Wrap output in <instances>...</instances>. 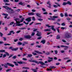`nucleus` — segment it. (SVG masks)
<instances>
[{
  "label": "nucleus",
  "instance_id": "nucleus-1",
  "mask_svg": "<svg viewBox=\"0 0 72 72\" xmlns=\"http://www.w3.org/2000/svg\"><path fill=\"white\" fill-rule=\"evenodd\" d=\"M15 20L16 21V23H14V25H13L14 27H15L16 26H22L23 25V24H20V22L19 21V19L17 18L15 19Z\"/></svg>",
  "mask_w": 72,
  "mask_h": 72
},
{
  "label": "nucleus",
  "instance_id": "nucleus-2",
  "mask_svg": "<svg viewBox=\"0 0 72 72\" xmlns=\"http://www.w3.org/2000/svg\"><path fill=\"white\" fill-rule=\"evenodd\" d=\"M50 17L51 18V20H52V21H55V18H59V16H53L52 17L50 16Z\"/></svg>",
  "mask_w": 72,
  "mask_h": 72
},
{
  "label": "nucleus",
  "instance_id": "nucleus-3",
  "mask_svg": "<svg viewBox=\"0 0 72 72\" xmlns=\"http://www.w3.org/2000/svg\"><path fill=\"white\" fill-rule=\"evenodd\" d=\"M3 8H5L7 10L8 9V10H10L11 11H13V10L11 8L9 7H8L7 6H3Z\"/></svg>",
  "mask_w": 72,
  "mask_h": 72
},
{
  "label": "nucleus",
  "instance_id": "nucleus-4",
  "mask_svg": "<svg viewBox=\"0 0 72 72\" xmlns=\"http://www.w3.org/2000/svg\"><path fill=\"white\" fill-rule=\"evenodd\" d=\"M64 37L65 38H69L71 37V35L68 34H67L65 35Z\"/></svg>",
  "mask_w": 72,
  "mask_h": 72
},
{
  "label": "nucleus",
  "instance_id": "nucleus-5",
  "mask_svg": "<svg viewBox=\"0 0 72 72\" xmlns=\"http://www.w3.org/2000/svg\"><path fill=\"white\" fill-rule=\"evenodd\" d=\"M24 37L25 39H31V37L30 35H25L24 36Z\"/></svg>",
  "mask_w": 72,
  "mask_h": 72
},
{
  "label": "nucleus",
  "instance_id": "nucleus-6",
  "mask_svg": "<svg viewBox=\"0 0 72 72\" xmlns=\"http://www.w3.org/2000/svg\"><path fill=\"white\" fill-rule=\"evenodd\" d=\"M7 64H8L9 66H10V67H13L14 66V65L13 64H12L7 63Z\"/></svg>",
  "mask_w": 72,
  "mask_h": 72
},
{
  "label": "nucleus",
  "instance_id": "nucleus-7",
  "mask_svg": "<svg viewBox=\"0 0 72 72\" xmlns=\"http://www.w3.org/2000/svg\"><path fill=\"white\" fill-rule=\"evenodd\" d=\"M25 21H28V22H30V21H31V17H29L26 19Z\"/></svg>",
  "mask_w": 72,
  "mask_h": 72
},
{
  "label": "nucleus",
  "instance_id": "nucleus-8",
  "mask_svg": "<svg viewBox=\"0 0 72 72\" xmlns=\"http://www.w3.org/2000/svg\"><path fill=\"white\" fill-rule=\"evenodd\" d=\"M2 15L5 16V17H4V18H5V19H6V18H7V16H8V14H5V13L3 14Z\"/></svg>",
  "mask_w": 72,
  "mask_h": 72
},
{
  "label": "nucleus",
  "instance_id": "nucleus-9",
  "mask_svg": "<svg viewBox=\"0 0 72 72\" xmlns=\"http://www.w3.org/2000/svg\"><path fill=\"white\" fill-rule=\"evenodd\" d=\"M12 33L13 34H14V31H11L9 32V34H7V35H11L12 34Z\"/></svg>",
  "mask_w": 72,
  "mask_h": 72
},
{
  "label": "nucleus",
  "instance_id": "nucleus-10",
  "mask_svg": "<svg viewBox=\"0 0 72 72\" xmlns=\"http://www.w3.org/2000/svg\"><path fill=\"white\" fill-rule=\"evenodd\" d=\"M34 52H35L36 53L39 54H42V52H39V51H34Z\"/></svg>",
  "mask_w": 72,
  "mask_h": 72
},
{
  "label": "nucleus",
  "instance_id": "nucleus-11",
  "mask_svg": "<svg viewBox=\"0 0 72 72\" xmlns=\"http://www.w3.org/2000/svg\"><path fill=\"white\" fill-rule=\"evenodd\" d=\"M28 15H35V14L33 13H28Z\"/></svg>",
  "mask_w": 72,
  "mask_h": 72
},
{
  "label": "nucleus",
  "instance_id": "nucleus-12",
  "mask_svg": "<svg viewBox=\"0 0 72 72\" xmlns=\"http://www.w3.org/2000/svg\"><path fill=\"white\" fill-rule=\"evenodd\" d=\"M41 32H38V33L37 34V35L38 36H41Z\"/></svg>",
  "mask_w": 72,
  "mask_h": 72
},
{
  "label": "nucleus",
  "instance_id": "nucleus-13",
  "mask_svg": "<svg viewBox=\"0 0 72 72\" xmlns=\"http://www.w3.org/2000/svg\"><path fill=\"white\" fill-rule=\"evenodd\" d=\"M18 49V48H14L13 49H12V51H16Z\"/></svg>",
  "mask_w": 72,
  "mask_h": 72
},
{
  "label": "nucleus",
  "instance_id": "nucleus-14",
  "mask_svg": "<svg viewBox=\"0 0 72 72\" xmlns=\"http://www.w3.org/2000/svg\"><path fill=\"white\" fill-rule=\"evenodd\" d=\"M39 63L41 64V65H42L43 66H44L45 64V63L39 61Z\"/></svg>",
  "mask_w": 72,
  "mask_h": 72
},
{
  "label": "nucleus",
  "instance_id": "nucleus-15",
  "mask_svg": "<svg viewBox=\"0 0 72 72\" xmlns=\"http://www.w3.org/2000/svg\"><path fill=\"white\" fill-rule=\"evenodd\" d=\"M17 63H19V64H24V62H22V61H19V62H17Z\"/></svg>",
  "mask_w": 72,
  "mask_h": 72
},
{
  "label": "nucleus",
  "instance_id": "nucleus-16",
  "mask_svg": "<svg viewBox=\"0 0 72 72\" xmlns=\"http://www.w3.org/2000/svg\"><path fill=\"white\" fill-rule=\"evenodd\" d=\"M60 47L62 48H68V46H64L63 45H62L60 46Z\"/></svg>",
  "mask_w": 72,
  "mask_h": 72
},
{
  "label": "nucleus",
  "instance_id": "nucleus-17",
  "mask_svg": "<svg viewBox=\"0 0 72 72\" xmlns=\"http://www.w3.org/2000/svg\"><path fill=\"white\" fill-rule=\"evenodd\" d=\"M32 54H33V55H39L37 54L36 53H35L34 52H33L32 53Z\"/></svg>",
  "mask_w": 72,
  "mask_h": 72
},
{
  "label": "nucleus",
  "instance_id": "nucleus-18",
  "mask_svg": "<svg viewBox=\"0 0 72 72\" xmlns=\"http://www.w3.org/2000/svg\"><path fill=\"white\" fill-rule=\"evenodd\" d=\"M41 42H42L43 44H44L45 43V40H41Z\"/></svg>",
  "mask_w": 72,
  "mask_h": 72
},
{
  "label": "nucleus",
  "instance_id": "nucleus-19",
  "mask_svg": "<svg viewBox=\"0 0 72 72\" xmlns=\"http://www.w3.org/2000/svg\"><path fill=\"white\" fill-rule=\"evenodd\" d=\"M32 55L31 54H29L28 55V56H27V58H29V57H32Z\"/></svg>",
  "mask_w": 72,
  "mask_h": 72
},
{
  "label": "nucleus",
  "instance_id": "nucleus-20",
  "mask_svg": "<svg viewBox=\"0 0 72 72\" xmlns=\"http://www.w3.org/2000/svg\"><path fill=\"white\" fill-rule=\"evenodd\" d=\"M33 62L34 63H37V64H39L40 63V62H37L35 60L33 61Z\"/></svg>",
  "mask_w": 72,
  "mask_h": 72
},
{
  "label": "nucleus",
  "instance_id": "nucleus-21",
  "mask_svg": "<svg viewBox=\"0 0 72 72\" xmlns=\"http://www.w3.org/2000/svg\"><path fill=\"white\" fill-rule=\"evenodd\" d=\"M22 69H29V68L27 67H23L22 68Z\"/></svg>",
  "mask_w": 72,
  "mask_h": 72
},
{
  "label": "nucleus",
  "instance_id": "nucleus-22",
  "mask_svg": "<svg viewBox=\"0 0 72 72\" xmlns=\"http://www.w3.org/2000/svg\"><path fill=\"white\" fill-rule=\"evenodd\" d=\"M67 3L66 2H63L62 4V5H63L64 6H65L66 5H67Z\"/></svg>",
  "mask_w": 72,
  "mask_h": 72
},
{
  "label": "nucleus",
  "instance_id": "nucleus-23",
  "mask_svg": "<svg viewBox=\"0 0 72 72\" xmlns=\"http://www.w3.org/2000/svg\"><path fill=\"white\" fill-rule=\"evenodd\" d=\"M51 29H52V30H53L54 31H55V29L54 28V26H52Z\"/></svg>",
  "mask_w": 72,
  "mask_h": 72
},
{
  "label": "nucleus",
  "instance_id": "nucleus-24",
  "mask_svg": "<svg viewBox=\"0 0 72 72\" xmlns=\"http://www.w3.org/2000/svg\"><path fill=\"white\" fill-rule=\"evenodd\" d=\"M14 63L15 66H18V64L17 63V62H14Z\"/></svg>",
  "mask_w": 72,
  "mask_h": 72
},
{
  "label": "nucleus",
  "instance_id": "nucleus-25",
  "mask_svg": "<svg viewBox=\"0 0 72 72\" xmlns=\"http://www.w3.org/2000/svg\"><path fill=\"white\" fill-rule=\"evenodd\" d=\"M35 33L34 32H32V33L31 36H33L34 35H35Z\"/></svg>",
  "mask_w": 72,
  "mask_h": 72
},
{
  "label": "nucleus",
  "instance_id": "nucleus-26",
  "mask_svg": "<svg viewBox=\"0 0 72 72\" xmlns=\"http://www.w3.org/2000/svg\"><path fill=\"white\" fill-rule=\"evenodd\" d=\"M5 52V50H0V53H4Z\"/></svg>",
  "mask_w": 72,
  "mask_h": 72
},
{
  "label": "nucleus",
  "instance_id": "nucleus-27",
  "mask_svg": "<svg viewBox=\"0 0 72 72\" xmlns=\"http://www.w3.org/2000/svg\"><path fill=\"white\" fill-rule=\"evenodd\" d=\"M3 1L4 3H6V2H9V1L8 0H3Z\"/></svg>",
  "mask_w": 72,
  "mask_h": 72
},
{
  "label": "nucleus",
  "instance_id": "nucleus-28",
  "mask_svg": "<svg viewBox=\"0 0 72 72\" xmlns=\"http://www.w3.org/2000/svg\"><path fill=\"white\" fill-rule=\"evenodd\" d=\"M16 57H17V56H14L12 58L13 59H16Z\"/></svg>",
  "mask_w": 72,
  "mask_h": 72
},
{
  "label": "nucleus",
  "instance_id": "nucleus-29",
  "mask_svg": "<svg viewBox=\"0 0 72 72\" xmlns=\"http://www.w3.org/2000/svg\"><path fill=\"white\" fill-rule=\"evenodd\" d=\"M22 44V43L19 42L18 43V45H21Z\"/></svg>",
  "mask_w": 72,
  "mask_h": 72
},
{
  "label": "nucleus",
  "instance_id": "nucleus-30",
  "mask_svg": "<svg viewBox=\"0 0 72 72\" xmlns=\"http://www.w3.org/2000/svg\"><path fill=\"white\" fill-rule=\"evenodd\" d=\"M7 65H8V64H7V63L6 64H4V67L5 68H7L8 67Z\"/></svg>",
  "mask_w": 72,
  "mask_h": 72
},
{
  "label": "nucleus",
  "instance_id": "nucleus-31",
  "mask_svg": "<svg viewBox=\"0 0 72 72\" xmlns=\"http://www.w3.org/2000/svg\"><path fill=\"white\" fill-rule=\"evenodd\" d=\"M50 68H52V69H54V68H56V67L55 66H50Z\"/></svg>",
  "mask_w": 72,
  "mask_h": 72
},
{
  "label": "nucleus",
  "instance_id": "nucleus-32",
  "mask_svg": "<svg viewBox=\"0 0 72 72\" xmlns=\"http://www.w3.org/2000/svg\"><path fill=\"white\" fill-rule=\"evenodd\" d=\"M60 36L58 35L57 36L56 39H60Z\"/></svg>",
  "mask_w": 72,
  "mask_h": 72
},
{
  "label": "nucleus",
  "instance_id": "nucleus-33",
  "mask_svg": "<svg viewBox=\"0 0 72 72\" xmlns=\"http://www.w3.org/2000/svg\"><path fill=\"white\" fill-rule=\"evenodd\" d=\"M36 16L39 17H41V16H39V14H36Z\"/></svg>",
  "mask_w": 72,
  "mask_h": 72
},
{
  "label": "nucleus",
  "instance_id": "nucleus-34",
  "mask_svg": "<svg viewBox=\"0 0 72 72\" xmlns=\"http://www.w3.org/2000/svg\"><path fill=\"white\" fill-rule=\"evenodd\" d=\"M60 15L61 17H63L64 16V15H63V14L62 13H61L60 14Z\"/></svg>",
  "mask_w": 72,
  "mask_h": 72
},
{
  "label": "nucleus",
  "instance_id": "nucleus-35",
  "mask_svg": "<svg viewBox=\"0 0 72 72\" xmlns=\"http://www.w3.org/2000/svg\"><path fill=\"white\" fill-rule=\"evenodd\" d=\"M45 26H46V27H51V26H49V25L48 24H46Z\"/></svg>",
  "mask_w": 72,
  "mask_h": 72
},
{
  "label": "nucleus",
  "instance_id": "nucleus-36",
  "mask_svg": "<svg viewBox=\"0 0 72 72\" xmlns=\"http://www.w3.org/2000/svg\"><path fill=\"white\" fill-rule=\"evenodd\" d=\"M47 4H48V5H49L50 6V5H51V4L50 3V1H48L47 3Z\"/></svg>",
  "mask_w": 72,
  "mask_h": 72
},
{
  "label": "nucleus",
  "instance_id": "nucleus-37",
  "mask_svg": "<svg viewBox=\"0 0 72 72\" xmlns=\"http://www.w3.org/2000/svg\"><path fill=\"white\" fill-rule=\"evenodd\" d=\"M67 4H69V5H71V3L70 2L68 1V3H67Z\"/></svg>",
  "mask_w": 72,
  "mask_h": 72
},
{
  "label": "nucleus",
  "instance_id": "nucleus-38",
  "mask_svg": "<svg viewBox=\"0 0 72 72\" xmlns=\"http://www.w3.org/2000/svg\"><path fill=\"white\" fill-rule=\"evenodd\" d=\"M68 15L67 14V13H65V16L66 17H68Z\"/></svg>",
  "mask_w": 72,
  "mask_h": 72
},
{
  "label": "nucleus",
  "instance_id": "nucleus-39",
  "mask_svg": "<svg viewBox=\"0 0 72 72\" xmlns=\"http://www.w3.org/2000/svg\"><path fill=\"white\" fill-rule=\"evenodd\" d=\"M38 21H43V19H39Z\"/></svg>",
  "mask_w": 72,
  "mask_h": 72
},
{
  "label": "nucleus",
  "instance_id": "nucleus-40",
  "mask_svg": "<svg viewBox=\"0 0 72 72\" xmlns=\"http://www.w3.org/2000/svg\"><path fill=\"white\" fill-rule=\"evenodd\" d=\"M6 57V54H4L3 55V58H5Z\"/></svg>",
  "mask_w": 72,
  "mask_h": 72
},
{
  "label": "nucleus",
  "instance_id": "nucleus-41",
  "mask_svg": "<svg viewBox=\"0 0 72 72\" xmlns=\"http://www.w3.org/2000/svg\"><path fill=\"white\" fill-rule=\"evenodd\" d=\"M11 71V69H9L6 70V72H9V71Z\"/></svg>",
  "mask_w": 72,
  "mask_h": 72
},
{
  "label": "nucleus",
  "instance_id": "nucleus-42",
  "mask_svg": "<svg viewBox=\"0 0 72 72\" xmlns=\"http://www.w3.org/2000/svg\"><path fill=\"white\" fill-rule=\"evenodd\" d=\"M61 25L63 26H65L66 24H65V23H63L61 24Z\"/></svg>",
  "mask_w": 72,
  "mask_h": 72
},
{
  "label": "nucleus",
  "instance_id": "nucleus-43",
  "mask_svg": "<svg viewBox=\"0 0 72 72\" xmlns=\"http://www.w3.org/2000/svg\"><path fill=\"white\" fill-rule=\"evenodd\" d=\"M14 22H11L10 23V25H12V24H14Z\"/></svg>",
  "mask_w": 72,
  "mask_h": 72
},
{
  "label": "nucleus",
  "instance_id": "nucleus-44",
  "mask_svg": "<svg viewBox=\"0 0 72 72\" xmlns=\"http://www.w3.org/2000/svg\"><path fill=\"white\" fill-rule=\"evenodd\" d=\"M19 5H23V3H22V2H20L19 3Z\"/></svg>",
  "mask_w": 72,
  "mask_h": 72
},
{
  "label": "nucleus",
  "instance_id": "nucleus-45",
  "mask_svg": "<svg viewBox=\"0 0 72 72\" xmlns=\"http://www.w3.org/2000/svg\"><path fill=\"white\" fill-rule=\"evenodd\" d=\"M24 18H22L21 19V21H20L21 22H23V20H24Z\"/></svg>",
  "mask_w": 72,
  "mask_h": 72
},
{
  "label": "nucleus",
  "instance_id": "nucleus-46",
  "mask_svg": "<svg viewBox=\"0 0 72 72\" xmlns=\"http://www.w3.org/2000/svg\"><path fill=\"white\" fill-rule=\"evenodd\" d=\"M32 20H33V21H35V18L34 17H32Z\"/></svg>",
  "mask_w": 72,
  "mask_h": 72
},
{
  "label": "nucleus",
  "instance_id": "nucleus-47",
  "mask_svg": "<svg viewBox=\"0 0 72 72\" xmlns=\"http://www.w3.org/2000/svg\"><path fill=\"white\" fill-rule=\"evenodd\" d=\"M25 29H26V28H24V27L20 28V30H24Z\"/></svg>",
  "mask_w": 72,
  "mask_h": 72
},
{
  "label": "nucleus",
  "instance_id": "nucleus-48",
  "mask_svg": "<svg viewBox=\"0 0 72 72\" xmlns=\"http://www.w3.org/2000/svg\"><path fill=\"white\" fill-rule=\"evenodd\" d=\"M55 54H57V53H58V51L57 50L55 51Z\"/></svg>",
  "mask_w": 72,
  "mask_h": 72
},
{
  "label": "nucleus",
  "instance_id": "nucleus-49",
  "mask_svg": "<svg viewBox=\"0 0 72 72\" xmlns=\"http://www.w3.org/2000/svg\"><path fill=\"white\" fill-rule=\"evenodd\" d=\"M66 28L63 27H62L61 28V29L62 30H64V29H66Z\"/></svg>",
  "mask_w": 72,
  "mask_h": 72
},
{
  "label": "nucleus",
  "instance_id": "nucleus-50",
  "mask_svg": "<svg viewBox=\"0 0 72 72\" xmlns=\"http://www.w3.org/2000/svg\"><path fill=\"white\" fill-rule=\"evenodd\" d=\"M23 23H25V24H28V22H27L26 23V22L25 21H24Z\"/></svg>",
  "mask_w": 72,
  "mask_h": 72
},
{
  "label": "nucleus",
  "instance_id": "nucleus-51",
  "mask_svg": "<svg viewBox=\"0 0 72 72\" xmlns=\"http://www.w3.org/2000/svg\"><path fill=\"white\" fill-rule=\"evenodd\" d=\"M1 56H0V58H2V57H3V54L1 53L0 54Z\"/></svg>",
  "mask_w": 72,
  "mask_h": 72
},
{
  "label": "nucleus",
  "instance_id": "nucleus-52",
  "mask_svg": "<svg viewBox=\"0 0 72 72\" xmlns=\"http://www.w3.org/2000/svg\"><path fill=\"white\" fill-rule=\"evenodd\" d=\"M53 7H54V8H57L58 7V6L56 5H53Z\"/></svg>",
  "mask_w": 72,
  "mask_h": 72
},
{
  "label": "nucleus",
  "instance_id": "nucleus-53",
  "mask_svg": "<svg viewBox=\"0 0 72 72\" xmlns=\"http://www.w3.org/2000/svg\"><path fill=\"white\" fill-rule=\"evenodd\" d=\"M65 52V51L64 50H62V51H60V52H61L62 53H63Z\"/></svg>",
  "mask_w": 72,
  "mask_h": 72
},
{
  "label": "nucleus",
  "instance_id": "nucleus-54",
  "mask_svg": "<svg viewBox=\"0 0 72 72\" xmlns=\"http://www.w3.org/2000/svg\"><path fill=\"white\" fill-rule=\"evenodd\" d=\"M60 64V63H57L56 64V66H58Z\"/></svg>",
  "mask_w": 72,
  "mask_h": 72
},
{
  "label": "nucleus",
  "instance_id": "nucleus-55",
  "mask_svg": "<svg viewBox=\"0 0 72 72\" xmlns=\"http://www.w3.org/2000/svg\"><path fill=\"white\" fill-rule=\"evenodd\" d=\"M21 10L20 9H18L16 10V11L17 12H19Z\"/></svg>",
  "mask_w": 72,
  "mask_h": 72
},
{
  "label": "nucleus",
  "instance_id": "nucleus-56",
  "mask_svg": "<svg viewBox=\"0 0 72 72\" xmlns=\"http://www.w3.org/2000/svg\"><path fill=\"white\" fill-rule=\"evenodd\" d=\"M42 10L43 11V12H45L46 11V10H45V9L44 8H42Z\"/></svg>",
  "mask_w": 72,
  "mask_h": 72
},
{
  "label": "nucleus",
  "instance_id": "nucleus-57",
  "mask_svg": "<svg viewBox=\"0 0 72 72\" xmlns=\"http://www.w3.org/2000/svg\"><path fill=\"white\" fill-rule=\"evenodd\" d=\"M33 23V22H32L30 23L29 24V26H31V25Z\"/></svg>",
  "mask_w": 72,
  "mask_h": 72
},
{
  "label": "nucleus",
  "instance_id": "nucleus-58",
  "mask_svg": "<svg viewBox=\"0 0 72 72\" xmlns=\"http://www.w3.org/2000/svg\"><path fill=\"white\" fill-rule=\"evenodd\" d=\"M3 69V68H2L1 67V66L0 65V71H1V70H2Z\"/></svg>",
  "mask_w": 72,
  "mask_h": 72
},
{
  "label": "nucleus",
  "instance_id": "nucleus-59",
  "mask_svg": "<svg viewBox=\"0 0 72 72\" xmlns=\"http://www.w3.org/2000/svg\"><path fill=\"white\" fill-rule=\"evenodd\" d=\"M5 5H10V4H8V3H5Z\"/></svg>",
  "mask_w": 72,
  "mask_h": 72
},
{
  "label": "nucleus",
  "instance_id": "nucleus-60",
  "mask_svg": "<svg viewBox=\"0 0 72 72\" xmlns=\"http://www.w3.org/2000/svg\"><path fill=\"white\" fill-rule=\"evenodd\" d=\"M19 40L20 41H22L23 40V38H21L19 39Z\"/></svg>",
  "mask_w": 72,
  "mask_h": 72
},
{
  "label": "nucleus",
  "instance_id": "nucleus-61",
  "mask_svg": "<svg viewBox=\"0 0 72 72\" xmlns=\"http://www.w3.org/2000/svg\"><path fill=\"white\" fill-rule=\"evenodd\" d=\"M18 41V39H14V42H17Z\"/></svg>",
  "mask_w": 72,
  "mask_h": 72
},
{
  "label": "nucleus",
  "instance_id": "nucleus-62",
  "mask_svg": "<svg viewBox=\"0 0 72 72\" xmlns=\"http://www.w3.org/2000/svg\"><path fill=\"white\" fill-rule=\"evenodd\" d=\"M46 54H47V55H49L50 54V52H47L46 53Z\"/></svg>",
  "mask_w": 72,
  "mask_h": 72
},
{
  "label": "nucleus",
  "instance_id": "nucleus-63",
  "mask_svg": "<svg viewBox=\"0 0 72 72\" xmlns=\"http://www.w3.org/2000/svg\"><path fill=\"white\" fill-rule=\"evenodd\" d=\"M66 19L68 21H69V20H70V18L68 17H67Z\"/></svg>",
  "mask_w": 72,
  "mask_h": 72
},
{
  "label": "nucleus",
  "instance_id": "nucleus-64",
  "mask_svg": "<svg viewBox=\"0 0 72 72\" xmlns=\"http://www.w3.org/2000/svg\"><path fill=\"white\" fill-rule=\"evenodd\" d=\"M22 72H28V71H27V70H26V71H22Z\"/></svg>",
  "mask_w": 72,
  "mask_h": 72
}]
</instances>
